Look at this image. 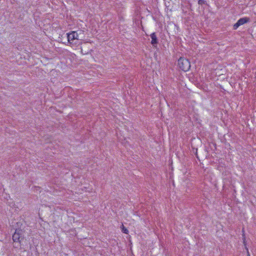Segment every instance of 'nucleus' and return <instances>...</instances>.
Wrapping results in <instances>:
<instances>
[{
	"mask_svg": "<svg viewBox=\"0 0 256 256\" xmlns=\"http://www.w3.org/2000/svg\"><path fill=\"white\" fill-rule=\"evenodd\" d=\"M204 2H205L204 0H198V3L200 5H202L203 4H204Z\"/></svg>",
	"mask_w": 256,
	"mask_h": 256,
	"instance_id": "nucleus-7",
	"label": "nucleus"
},
{
	"mask_svg": "<svg viewBox=\"0 0 256 256\" xmlns=\"http://www.w3.org/2000/svg\"><path fill=\"white\" fill-rule=\"evenodd\" d=\"M22 232L21 230H16L15 232L12 236V240L14 242H20L21 240L22 239Z\"/></svg>",
	"mask_w": 256,
	"mask_h": 256,
	"instance_id": "nucleus-2",
	"label": "nucleus"
},
{
	"mask_svg": "<svg viewBox=\"0 0 256 256\" xmlns=\"http://www.w3.org/2000/svg\"><path fill=\"white\" fill-rule=\"evenodd\" d=\"M250 20V18L245 17L239 19L238 22L234 25V30H236L240 26L246 23L249 22Z\"/></svg>",
	"mask_w": 256,
	"mask_h": 256,
	"instance_id": "nucleus-3",
	"label": "nucleus"
},
{
	"mask_svg": "<svg viewBox=\"0 0 256 256\" xmlns=\"http://www.w3.org/2000/svg\"><path fill=\"white\" fill-rule=\"evenodd\" d=\"M122 226V232L124 234H128V229L126 228L123 225Z\"/></svg>",
	"mask_w": 256,
	"mask_h": 256,
	"instance_id": "nucleus-6",
	"label": "nucleus"
},
{
	"mask_svg": "<svg viewBox=\"0 0 256 256\" xmlns=\"http://www.w3.org/2000/svg\"><path fill=\"white\" fill-rule=\"evenodd\" d=\"M68 42L72 44L74 40H78V35L76 32L73 31L70 34H67Z\"/></svg>",
	"mask_w": 256,
	"mask_h": 256,
	"instance_id": "nucleus-4",
	"label": "nucleus"
},
{
	"mask_svg": "<svg viewBox=\"0 0 256 256\" xmlns=\"http://www.w3.org/2000/svg\"><path fill=\"white\" fill-rule=\"evenodd\" d=\"M179 68L184 72L188 71L190 68V64L189 60L185 58H180L178 60Z\"/></svg>",
	"mask_w": 256,
	"mask_h": 256,
	"instance_id": "nucleus-1",
	"label": "nucleus"
},
{
	"mask_svg": "<svg viewBox=\"0 0 256 256\" xmlns=\"http://www.w3.org/2000/svg\"><path fill=\"white\" fill-rule=\"evenodd\" d=\"M150 38H152L151 44L154 46H156L158 42V39L155 32H153L150 34Z\"/></svg>",
	"mask_w": 256,
	"mask_h": 256,
	"instance_id": "nucleus-5",
	"label": "nucleus"
}]
</instances>
